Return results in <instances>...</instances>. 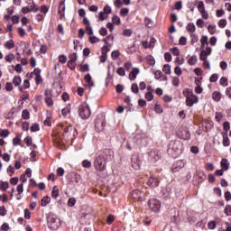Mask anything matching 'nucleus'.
<instances>
[{
    "instance_id": "nucleus-44",
    "label": "nucleus",
    "mask_w": 231,
    "mask_h": 231,
    "mask_svg": "<svg viewBox=\"0 0 231 231\" xmlns=\"http://www.w3.org/2000/svg\"><path fill=\"white\" fill-rule=\"evenodd\" d=\"M123 35L125 37H131V35H133V31L131 29H125L123 31Z\"/></svg>"
},
{
    "instance_id": "nucleus-5",
    "label": "nucleus",
    "mask_w": 231,
    "mask_h": 231,
    "mask_svg": "<svg viewBox=\"0 0 231 231\" xmlns=\"http://www.w3.org/2000/svg\"><path fill=\"white\" fill-rule=\"evenodd\" d=\"M148 205L152 212H160V208L162 207V203L160 202V200L156 199H152L149 200Z\"/></svg>"
},
{
    "instance_id": "nucleus-35",
    "label": "nucleus",
    "mask_w": 231,
    "mask_h": 231,
    "mask_svg": "<svg viewBox=\"0 0 231 231\" xmlns=\"http://www.w3.org/2000/svg\"><path fill=\"white\" fill-rule=\"evenodd\" d=\"M22 118H23V120H30V112L26 109L23 110Z\"/></svg>"
},
{
    "instance_id": "nucleus-7",
    "label": "nucleus",
    "mask_w": 231,
    "mask_h": 231,
    "mask_svg": "<svg viewBox=\"0 0 231 231\" xmlns=\"http://www.w3.org/2000/svg\"><path fill=\"white\" fill-rule=\"evenodd\" d=\"M71 133H73V136L77 134V129L73 128L71 125H69L63 129V136L64 138H69L71 136Z\"/></svg>"
},
{
    "instance_id": "nucleus-11",
    "label": "nucleus",
    "mask_w": 231,
    "mask_h": 231,
    "mask_svg": "<svg viewBox=\"0 0 231 231\" xmlns=\"http://www.w3.org/2000/svg\"><path fill=\"white\" fill-rule=\"evenodd\" d=\"M65 12H66V5H64L63 1H60V6L58 9V14L60 15V19H64Z\"/></svg>"
},
{
    "instance_id": "nucleus-40",
    "label": "nucleus",
    "mask_w": 231,
    "mask_h": 231,
    "mask_svg": "<svg viewBox=\"0 0 231 231\" xmlns=\"http://www.w3.org/2000/svg\"><path fill=\"white\" fill-rule=\"evenodd\" d=\"M170 51H171L172 55H174V57H179L180 55V49H178V47H173L170 50Z\"/></svg>"
},
{
    "instance_id": "nucleus-30",
    "label": "nucleus",
    "mask_w": 231,
    "mask_h": 231,
    "mask_svg": "<svg viewBox=\"0 0 231 231\" xmlns=\"http://www.w3.org/2000/svg\"><path fill=\"white\" fill-rule=\"evenodd\" d=\"M200 48H204L205 44H208V37L203 35L202 38L200 39Z\"/></svg>"
},
{
    "instance_id": "nucleus-59",
    "label": "nucleus",
    "mask_w": 231,
    "mask_h": 231,
    "mask_svg": "<svg viewBox=\"0 0 231 231\" xmlns=\"http://www.w3.org/2000/svg\"><path fill=\"white\" fill-rule=\"evenodd\" d=\"M179 44H180V46H185V44H187V37H180L179 40Z\"/></svg>"
},
{
    "instance_id": "nucleus-62",
    "label": "nucleus",
    "mask_w": 231,
    "mask_h": 231,
    "mask_svg": "<svg viewBox=\"0 0 231 231\" xmlns=\"http://www.w3.org/2000/svg\"><path fill=\"white\" fill-rule=\"evenodd\" d=\"M218 78H219V76L215 73V74L210 76L209 82H217Z\"/></svg>"
},
{
    "instance_id": "nucleus-41",
    "label": "nucleus",
    "mask_w": 231,
    "mask_h": 231,
    "mask_svg": "<svg viewBox=\"0 0 231 231\" xmlns=\"http://www.w3.org/2000/svg\"><path fill=\"white\" fill-rule=\"evenodd\" d=\"M174 73L177 75V77H181L183 71L181 70V68L180 66H176L174 69Z\"/></svg>"
},
{
    "instance_id": "nucleus-29",
    "label": "nucleus",
    "mask_w": 231,
    "mask_h": 231,
    "mask_svg": "<svg viewBox=\"0 0 231 231\" xmlns=\"http://www.w3.org/2000/svg\"><path fill=\"white\" fill-rule=\"evenodd\" d=\"M5 60H6V62L12 63L14 62V60H15V55H14L13 53H9L5 57Z\"/></svg>"
},
{
    "instance_id": "nucleus-48",
    "label": "nucleus",
    "mask_w": 231,
    "mask_h": 231,
    "mask_svg": "<svg viewBox=\"0 0 231 231\" xmlns=\"http://www.w3.org/2000/svg\"><path fill=\"white\" fill-rule=\"evenodd\" d=\"M70 111L71 110H70L69 106H67L61 110V115H63V116H68L69 115Z\"/></svg>"
},
{
    "instance_id": "nucleus-2",
    "label": "nucleus",
    "mask_w": 231,
    "mask_h": 231,
    "mask_svg": "<svg viewBox=\"0 0 231 231\" xmlns=\"http://www.w3.org/2000/svg\"><path fill=\"white\" fill-rule=\"evenodd\" d=\"M183 150V143L180 141H171L168 146V154L171 158H178Z\"/></svg>"
},
{
    "instance_id": "nucleus-46",
    "label": "nucleus",
    "mask_w": 231,
    "mask_h": 231,
    "mask_svg": "<svg viewBox=\"0 0 231 231\" xmlns=\"http://www.w3.org/2000/svg\"><path fill=\"white\" fill-rule=\"evenodd\" d=\"M5 91H14V85L11 82L5 83Z\"/></svg>"
},
{
    "instance_id": "nucleus-27",
    "label": "nucleus",
    "mask_w": 231,
    "mask_h": 231,
    "mask_svg": "<svg viewBox=\"0 0 231 231\" xmlns=\"http://www.w3.org/2000/svg\"><path fill=\"white\" fill-rule=\"evenodd\" d=\"M187 30L189 33H194L196 32V25L192 23H189L187 25Z\"/></svg>"
},
{
    "instance_id": "nucleus-38",
    "label": "nucleus",
    "mask_w": 231,
    "mask_h": 231,
    "mask_svg": "<svg viewBox=\"0 0 231 231\" xmlns=\"http://www.w3.org/2000/svg\"><path fill=\"white\" fill-rule=\"evenodd\" d=\"M88 40L91 44H97V42H100V39H98L97 36H89Z\"/></svg>"
},
{
    "instance_id": "nucleus-25",
    "label": "nucleus",
    "mask_w": 231,
    "mask_h": 231,
    "mask_svg": "<svg viewBox=\"0 0 231 231\" xmlns=\"http://www.w3.org/2000/svg\"><path fill=\"white\" fill-rule=\"evenodd\" d=\"M146 60L150 66H154V64H156V60H154V57H152V55H148L146 57Z\"/></svg>"
},
{
    "instance_id": "nucleus-50",
    "label": "nucleus",
    "mask_w": 231,
    "mask_h": 231,
    "mask_svg": "<svg viewBox=\"0 0 231 231\" xmlns=\"http://www.w3.org/2000/svg\"><path fill=\"white\" fill-rule=\"evenodd\" d=\"M82 166L85 167V169H91V162L88 160H84Z\"/></svg>"
},
{
    "instance_id": "nucleus-45",
    "label": "nucleus",
    "mask_w": 231,
    "mask_h": 231,
    "mask_svg": "<svg viewBox=\"0 0 231 231\" xmlns=\"http://www.w3.org/2000/svg\"><path fill=\"white\" fill-rule=\"evenodd\" d=\"M224 214H226V216H231V205H226L225 207Z\"/></svg>"
},
{
    "instance_id": "nucleus-15",
    "label": "nucleus",
    "mask_w": 231,
    "mask_h": 231,
    "mask_svg": "<svg viewBox=\"0 0 231 231\" xmlns=\"http://www.w3.org/2000/svg\"><path fill=\"white\" fill-rule=\"evenodd\" d=\"M84 80L87 82L88 86H89L90 88H95V82L93 81L92 78H91V74H87L84 77Z\"/></svg>"
},
{
    "instance_id": "nucleus-55",
    "label": "nucleus",
    "mask_w": 231,
    "mask_h": 231,
    "mask_svg": "<svg viewBox=\"0 0 231 231\" xmlns=\"http://www.w3.org/2000/svg\"><path fill=\"white\" fill-rule=\"evenodd\" d=\"M223 127H224V131H226V133H228V131H230V122H224L223 123Z\"/></svg>"
},
{
    "instance_id": "nucleus-13",
    "label": "nucleus",
    "mask_w": 231,
    "mask_h": 231,
    "mask_svg": "<svg viewBox=\"0 0 231 231\" xmlns=\"http://www.w3.org/2000/svg\"><path fill=\"white\" fill-rule=\"evenodd\" d=\"M140 74V69L134 68L129 74L130 80H136V77Z\"/></svg>"
},
{
    "instance_id": "nucleus-10",
    "label": "nucleus",
    "mask_w": 231,
    "mask_h": 231,
    "mask_svg": "<svg viewBox=\"0 0 231 231\" xmlns=\"http://www.w3.org/2000/svg\"><path fill=\"white\" fill-rule=\"evenodd\" d=\"M185 167V161H177L171 167L172 172H178L180 169Z\"/></svg>"
},
{
    "instance_id": "nucleus-4",
    "label": "nucleus",
    "mask_w": 231,
    "mask_h": 231,
    "mask_svg": "<svg viewBox=\"0 0 231 231\" xmlns=\"http://www.w3.org/2000/svg\"><path fill=\"white\" fill-rule=\"evenodd\" d=\"M48 226L51 230H59L60 220L55 215H49L47 217Z\"/></svg>"
},
{
    "instance_id": "nucleus-33",
    "label": "nucleus",
    "mask_w": 231,
    "mask_h": 231,
    "mask_svg": "<svg viewBox=\"0 0 231 231\" xmlns=\"http://www.w3.org/2000/svg\"><path fill=\"white\" fill-rule=\"evenodd\" d=\"M219 84L220 86L226 88V86H228V79H226V77H222L219 80Z\"/></svg>"
},
{
    "instance_id": "nucleus-14",
    "label": "nucleus",
    "mask_w": 231,
    "mask_h": 231,
    "mask_svg": "<svg viewBox=\"0 0 231 231\" xmlns=\"http://www.w3.org/2000/svg\"><path fill=\"white\" fill-rule=\"evenodd\" d=\"M106 125V123H104V120L97 119L95 123V127L97 131H103L104 127Z\"/></svg>"
},
{
    "instance_id": "nucleus-32",
    "label": "nucleus",
    "mask_w": 231,
    "mask_h": 231,
    "mask_svg": "<svg viewBox=\"0 0 231 231\" xmlns=\"http://www.w3.org/2000/svg\"><path fill=\"white\" fill-rule=\"evenodd\" d=\"M40 130H41V126L39 125V124L34 123L31 126L32 133H37V131H40Z\"/></svg>"
},
{
    "instance_id": "nucleus-26",
    "label": "nucleus",
    "mask_w": 231,
    "mask_h": 231,
    "mask_svg": "<svg viewBox=\"0 0 231 231\" xmlns=\"http://www.w3.org/2000/svg\"><path fill=\"white\" fill-rule=\"evenodd\" d=\"M9 187H10V184H8L7 181H5V182L2 181L0 183V190H2V192H5V191L8 190Z\"/></svg>"
},
{
    "instance_id": "nucleus-58",
    "label": "nucleus",
    "mask_w": 231,
    "mask_h": 231,
    "mask_svg": "<svg viewBox=\"0 0 231 231\" xmlns=\"http://www.w3.org/2000/svg\"><path fill=\"white\" fill-rule=\"evenodd\" d=\"M103 12L106 14V15H109V14L112 12L111 6L106 5L103 9Z\"/></svg>"
},
{
    "instance_id": "nucleus-24",
    "label": "nucleus",
    "mask_w": 231,
    "mask_h": 231,
    "mask_svg": "<svg viewBox=\"0 0 231 231\" xmlns=\"http://www.w3.org/2000/svg\"><path fill=\"white\" fill-rule=\"evenodd\" d=\"M21 82H22V79H21V77H19V76H15L13 79V84H14V86H15V88L20 87L21 86Z\"/></svg>"
},
{
    "instance_id": "nucleus-37",
    "label": "nucleus",
    "mask_w": 231,
    "mask_h": 231,
    "mask_svg": "<svg viewBox=\"0 0 231 231\" xmlns=\"http://www.w3.org/2000/svg\"><path fill=\"white\" fill-rule=\"evenodd\" d=\"M217 226V224H216V221L211 220L208 223V228L209 230H215L216 226Z\"/></svg>"
},
{
    "instance_id": "nucleus-52",
    "label": "nucleus",
    "mask_w": 231,
    "mask_h": 231,
    "mask_svg": "<svg viewBox=\"0 0 231 231\" xmlns=\"http://www.w3.org/2000/svg\"><path fill=\"white\" fill-rule=\"evenodd\" d=\"M40 12L46 14L48 12H50V7H48V5H42L40 8Z\"/></svg>"
},
{
    "instance_id": "nucleus-9",
    "label": "nucleus",
    "mask_w": 231,
    "mask_h": 231,
    "mask_svg": "<svg viewBox=\"0 0 231 231\" xmlns=\"http://www.w3.org/2000/svg\"><path fill=\"white\" fill-rule=\"evenodd\" d=\"M83 24L86 26V32L88 35H93V27L91 26V23L89 22V19L88 17L83 18Z\"/></svg>"
},
{
    "instance_id": "nucleus-18",
    "label": "nucleus",
    "mask_w": 231,
    "mask_h": 231,
    "mask_svg": "<svg viewBox=\"0 0 231 231\" xmlns=\"http://www.w3.org/2000/svg\"><path fill=\"white\" fill-rule=\"evenodd\" d=\"M19 91H23L24 89H30V80L24 79L23 85L18 88Z\"/></svg>"
},
{
    "instance_id": "nucleus-28",
    "label": "nucleus",
    "mask_w": 231,
    "mask_h": 231,
    "mask_svg": "<svg viewBox=\"0 0 231 231\" xmlns=\"http://www.w3.org/2000/svg\"><path fill=\"white\" fill-rule=\"evenodd\" d=\"M51 196L52 198H54V199H57L59 198V188L57 186L53 187Z\"/></svg>"
},
{
    "instance_id": "nucleus-51",
    "label": "nucleus",
    "mask_w": 231,
    "mask_h": 231,
    "mask_svg": "<svg viewBox=\"0 0 231 231\" xmlns=\"http://www.w3.org/2000/svg\"><path fill=\"white\" fill-rule=\"evenodd\" d=\"M111 55H112L113 60H116V59H118V57H120V51H113Z\"/></svg>"
},
{
    "instance_id": "nucleus-36",
    "label": "nucleus",
    "mask_w": 231,
    "mask_h": 231,
    "mask_svg": "<svg viewBox=\"0 0 231 231\" xmlns=\"http://www.w3.org/2000/svg\"><path fill=\"white\" fill-rule=\"evenodd\" d=\"M144 23L147 28H154V23H152V20H151L150 18L144 19Z\"/></svg>"
},
{
    "instance_id": "nucleus-39",
    "label": "nucleus",
    "mask_w": 231,
    "mask_h": 231,
    "mask_svg": "<svg viewBox=\"0 0 231 231\" xmlns=\"http://www.w3.org/2000/svg\"><path fill=\"white\" fill-rule=\"evenodd\" d=\"M190 37H191V44H196V42H198V41H199L198 34H196L194 32L190 34Z\"/></svg>"
},
{
    "instance_id": "nucleus-3",
    "label": "nucleus",
    "mask_w": 231,
    "mask_h": 231,
    "mask_svg": "<svg viewBox=\"0 0 231 231\" xmlns=\"http://www.w3.org/2000/svg\"><path fill=\"white\" fill-rule=\"evenodd\" d=\"M79 113L82 120H88V118L91 116V109L89 108V106L86 103H83L79 106Z\"/></svg>"
},
{
    "instance_id": "nucleus-6",
    "label": "nucleus",
    "mask_w": 231,
    "mask_h": 231,
    "mask_svg": "<svg viewBox=\"0 0 231 231\" xmlns=\"http://www.w3.org/2000/svg\"><path fill=\"white\" fill-rule=\"evenodd\" d=\"M198 102H199V99L196 95L190 94L186 97V106H188V107H192V106L198 104Z\"/></svg>"
},
{
    "instance_id": "nucleus-17",
    "label": "nucleus",
    "mask_w": 231,
    "mask_h": 231,
    "mask_svg": "<svg viewBox=\"0 0 231 231\" xmlns=\"http://www.w3.org/2000/svg\"><path fill=\"white\" fill-rule=\"evenodd\" d=\"M4 48L6 50H12V48H15V42L14 40H9L4 44Z\"/></svg>"
},
{
    "instance_id": "nucleus-53",
    "label": "nucleus",
    "mask_w": 231,
    "mask_h": 231,
    "mask_svg": "<svg viewBox=\"0 0 231 231\" xmlns=\"http://www.w3.org/2000/svg\"><path fill=\"white\" fill-rule=\"evenodd\" d=\"M30 12H34L37 13V11L39 10V7H37V5H35V2H32V5L29 7Z\"/></svg>"
},
{
    "instance_id": "nucleus-60",
    "label": "nucleus",
    "mask_w": 231,
    "mask_h": 231,
    "mask_svg": "<svg viewBox=\"0 0 231 231\" xmlns=\"http://www.w3.org/2000/svg\"><path fill=\"white\" fill-rule=\"evenodd\" d=\"M219 28H225L226 26V19H221L218 22Z\"/></svg>"
},
{
    "instance_id": "nucleus-12",
    "label": "nucleus",
    "mask_w": 231,
    "mask_h": 231,
    "mask_svg": "<svg viewBox=\"0 0 231 231\" xmlns=\"http://www.w3.org/2000/svg\"><path fill=\"white\" fill-rule=\"evenodd\" d=\"M147 185H149V187H152V189H155V187H158V185H160V181L154 177H150L147 181Z\"/></svg>"
},
{
    "instance_id": "nucleus-54",
    "label": "nucleus",
    "mask_w": 231,
    "mask_h": 231,
    "mask_svg": "<svg viewBox=\"0 0 231 231\" xmlns=\"http://www.w3.org/2000/svg\"><path fill=\"white\" fill-rule=\"evenodd\" d=\"M45 103L49 107L53 106V98L52 97H45Z\"/></svg>"
},
{
    "instance_id": "nucleus-19",
    "label": "nucleus",
    "mask_w": 231,
    "mask_h": 231,
    "mask_svg": "<svg viewBox=\"0 0 231 231\" xmlns=\"http://www.w3.org/2000/svg\"><path fill=\"white\" fill-rule=\"evenodd\" d=\"M221 92L215 91L212 94V98L215 102H220L221 101Z\"/></svg>"
},
{
    "instance_id": "nucleus-20",
    "label": "nucleus",
    "mask_w": 231,
    "mask_h": 231,
    "mask_svg": "<svg viewBox=\"0 0 231 231\" xmlns=\"http://www.w3.org/2000/svg\"><path fill=\"white\" fill-rule=\"evenodd\" d=\"M197 62H198V56L196 55L189 57L188 60V64H189V66H196Z\"/></svg>"
},
{
    "instance_id": "nucleus-63",
    "label": "nucleus",
    "mask_w": 231,
    "mask_h": 231,
    "mask_svg": "<svg viewBox=\"0 0 231 231\" xmlns=\"http://www.w3.org/2000/svg\"><path fill=\"white\" fill-rule=\"evenodd\" d=\"M24 143H26L27 147H31L32 143V137H25L24 139Z\"/></svg>"
},
{
    "instance_id": "nucleus-1",
    "label": "nucleus",
    "mask_w": 231,
    "mask_h": 231,
    "mask_svg": "<svg viewBox=\"0 0 231 231\" xmlns=\"http://www.w3.org/2000/svg\"><path fill=\"white\" fill-rule=\"evenodd\" d=\"M109 150H106L103 154L96 157L94 161V167L96 171H98L99 172H104V171L107 169V160L111 158V155L107 154Z\"/></svg>"
},
{
    "instance_id": "nucleus-16",
    "label": "nucleus",
    "mask_w": 231,
    "mask_h": 231,
    "mask_svg": "<svg viewBox=\"0 0 231 231\" xmlns=\"http://www.w3.org/2000/svg\"><path fill=\"white\" fill-rule=\"evenodd\" d=\"M142 192L140 191V189H134L133 191H132V198L134 199H138V200H140V199H142Z\"/></svg>"
},
{
    "instance_id": "nucleus-49",
    "label": "nucleus",
    "mask_w": 231,
    "mask_h": 231,
    "mask_svg": "<svg viewBox=\"0 0 231 231\" xmlns=\"http://www.w3.org/2000/svg\"><path fill=\"white\" fill-rule=\"evenodd\" d=\"M89 70V64L86 63V64H83V65H80V71L81 72H86V71H88Z\"/></svg>"
},
{
    "instance_id": "nucleus-56",
    "label": "nucleus",
    "mask_w": 231,
    "mask_h": 231,
    "mask_svg": "<svg viewBox=\"0 0 231 231\" xmlns=\"http://www.w3.org/2000/svg\"><path fill=\"white\" fill-rule=\"evenodd\" d=\"M131 91H132L133 93L138 94V91H140V90H139L138 85H137L136 83H134V84L132 85V87H131Z\"/></svg>"
},
{
    "instance_id": "nucleus-47",
    "label": "nucleus",
    "mask_w": 231,
    "mask_h": 231,
    "mask_svg": "<svg viewBox=\"0 0 231 231\" xmlns=\"http://www.w3.org/2000/svg\"><path fill=\"white\" fill-rule=\"evenodd\" d=\"M145 98H146V100H148V102H151V101L154 100V95H152V92H147L145 94Z\"/></svg>"
},
{
    "instance_id": "nucleus-21",
    "label": "nucleus",
    "mask_w": 231,
    "mask_h": 231,
    "mask_svg": "<svg viewBox=\"0 0 231 231\" xmlns=\"http://www.w3.org/2000/svg\"><path fill=\"white\" fill-rule=\"evenodd\" d=\"M221 167H222V171H228L230 167L228 164V159H222Z\"/></svg>"
},
{
    "instance_id": "nucleus-22",
    "label": "nucleus",
    "mask_w": 231,
    "mask_h": 231,
    "mask_svg": "<svg viewBox=\"0 0 231 231\" xmlns=\"http://www.w3.org/2000/svg\"><path fill=\"white\" fill-rule=\"evenodd\" d=\"M224 147H228L230 145V139L228 138V135L226 134H223V142H222Z\"/></svg>"
},
{
    "instance_id": "nucleus-42",
    "label": "nucleus",
    "mask_w": 231,
    "mask_h": 231,
    "mask_svg": "<svg viewBox=\"0 0 231 231\" xmlns=\"http://www.w3.org/2000/svg\"><path fill=\"white\" fill-rule=\"evenodd\" d=\"M162 71L166 74V75H171V66L169 64H165L163 66Z\"/></svg>"
},
{
    "instance_id": "nucleus-31",
    "label": "nucleus",
    "mask_w": 231,
    "mask_h": 231,
    "mask_svg": "<svg viewBox=\"0 0 231 231\" xmlns=\"http://www.w3.org/2000/svg\"><path fill=\"white\" fill-rule=\"evenodd\" d=\"M69 62H77L79 56H77V52H73L72 54H69Z\"/></svg>"
},
{
    "instance_id": "nucleus-23",
    "label": "nucleus",
    "mask_w": 231,
    "mask_h": 231,
    "mask_svg": "<svg viewBox=\"0 0 231 231\" xmlns=\"http://www.w3.org/2000/svg\"><path fill=\"white\" fill-rule=\"evenodd\" d=\"M51 198H50L49 196H46L42 199L41 206L46 207L47 205H49V203H51Z\"/></svg>"
},
{
    "instance_id": "nucleus-61",
    "label": "nucleus",
    "mask_w": 231,
    "mask_h": 231,
    "mask_svg": "<svg viewBox=\"0 0 231 231\" xmlns=\"http://www.w3.org/2000/svg\"><path fill=\"white\" fill-rule=\"evenodd\" d=\"M207 57H208V56L205 53V51H202L199 54V60H203V62H204L205 60H208Z\"/></svg>"
},
{
    "instance_id": "nucleus-34",
    "label": "nucleus",
    "mask_w": 231,
    "mask_h": 231,
    "mask_svg": "<svg viewBox=\"0 0 231 231\" xmlns=\"http://www.w3.org/2000/svg\"><path fill=\"white\" fill-rule=\"evenodd\" d=\"M45 98H52L53 97V91L50 88H46L44 91Z\"/></svg>"
},
{
    "instance_id": "nucleus-8",
    "label": "nucleus",
    "mask_w": 231,
    "mask_h": 231,
    "mask_svg": "<svg viewBox=\"0 0 231 231\" xmlns=\"http://www.w3.org/2000/svg\"><path fill=\"white\" fill-rule=\"evenodd\" d=\"M198 10L203 19H208V13L205 10V3H203V1L199 2Z\"/></svg>"
},
{
    "instance_id": "nucleus-64",
    "label": "nucleus",
    "mask_w": 231,
    "mask_h": 231,
    "mask_svg": "<svg viewBox=\"0 0 231 231\" xmlns=\"http://www.w3.org/2000/svg\"><path fill=\"white\" fill-rule=\"evenodd\" d=\"M154 111L157 112L158 114L163 113V107L162 106L156 104L154 107Z\"/></svg>"
},
{
    "instance_id": "nucleus-57",
    "label": "nucleus",
    "mask_w": 231,
    "mask_h": 231,
    "mask_svg": "<svg viewBox=\"0 0 231 231\" xmlns=\"http://www.w3.org/2000/svg\"><path fill=\"white\" fill-rule=\"evenodd\" d=\"M75 203H77V199L75 198H70L68 200L69 207H75Z\"/></svg>"
},
{
    "instance_id": "nucleus-43",
    "label": "nucleus",
    "mask_w": 231,
    "mask_h": 231,
    "mask_svg": "<svg viewBox=\"0 0 231 231\" xmlns=\"http://www.w3.org/2000/svg\"><path fill=\"white\" fill-rule=\"evenodd\" d=\"M112 22H113V24H116L117 26H119V24H121L120 17H118L116 15H114L112 17Z\"/></svg>"
}]
</instances>
